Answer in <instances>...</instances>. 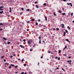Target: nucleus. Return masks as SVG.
<instances>
[{
    "label": "nucleus",
    "mask_w": 74,
    "mask_h": 74,
    "mask_svg": "<svg viewBox=\"0 0 74 74\" xmlns=\"http://www.w3.org/2000/svg\"><path fill=\"white\" fill-rule=\"evenodd\" d=\"M67 5H69V4H70L71 5V7H72V3H67Z\"/></svg>",
    "instance_id": "obj_1"
},
{
    "label": "nucleus",
    "mask_w": 74,
    "mask_h": 74,
    "mask_svg": "<svg viewBox=\"0 0 74 74\" xmlns=\"http://www.w3.org/2000/svg\"><path fill=\"white\" fill-rule=\"evenodd\" d=\"M29 44H31V42L30 41V39L29 40V41L28 42Z\"/></svg>",
    "instance_id": "obj_2"
},
{
    "label": "nucleus",
    "mask_w": 74,
    "mask_h": 74,
    "mask_svg": "<svg viewBox=\"0 0 74 74\" xmlns=\"http://www.w3.org/2000/svg\"><path fill=\"white\" fill-rule=\"evenodd\" d=\"M1 25H4V24L2 23H0V26H1Z\"/></svg>",
    "instance_id": "obj_3"
},
{
    "label": "nucleus",
    "mask_w": 74,
    "mask_h": 74,
    "mask_svg": "<svg viewBox=\"0 0 74 74\" xmlns=\"http://www.w3.org/2000/svg\"><path fill=\"white\" fill-rule=\"evenodd\" d=\"M3 39L4 40H7V39H6V38H5V37H3Z\"/></svg>",
    "instance_id": "obj_4"
},
{
    "label": "nucleus",
    "mask_w": 74,
    "mask_h": 74,
    "mask_svg": "<svg viewBox=\"0 0 74 74\" xmlns=\"http://www.w3.org/2000/svg\"><path fill=\"white\" fill-rule=\"evenodd\" d=\"M4 7L3 6H1L0 7V9H1L2 8H3Z\"/></svg>",
    "instance_id": "obj_5"
},
{
    "label": "nucleus",
    "mask_w": 74,
    "mask_h": 74,
    "mask_svg": "<svg viewBox=\"0 0 74 74\" xmlns=\"http://www.w3.org/2000/svg\"><path fill=\"white\" fill-rule=\"evenodd\" d=\"M69 62H71V60H70L69 61H67V62L68 63H69Z\"/></svg>",
    "instance_id": "obj_6"
},
{
    "label": "nucleus",
    "mask_w": 74,
    "mask_h": 74,
    "mask_svg": "<svg viewBox=\"0 0 74 74\" xmlns=\"http://www.w3.org/2000/svg\"><path fill=\"white\" fill-rule=\"evenodd\" d=\"M65 35H66V32H64V36H65Z\"/></svg>",
    "instance_id": "obj_7"
},
{
    "label": "nucleus",
    "mask_w": 74,
    "mask_h": 74,
    "mask_svg": "<svg viewBox=\"0 0 74 74\" xmlns=\"http://www.w3.org/2000/svg\"><path fill=\"white\" fill-rule=\"evenodd\" d=\"M30 21H34V18H33L30 20Z\"/></svg>",
    "instance_id": "obj_8"
},
{
    "label": "nucleus",
    "mask_w": 74,
    "mask_h": 74,
    "mask_svg": "<svg viewBox=\"0 0 74 74\" xmlns=\"http://www.w3.org/2000/svg\"><path fill=\"white\" fill-rule=\"evenodd\" d=\"M63 15H66V13H63L62 14Z\"/></svg>",
    "instance_id": "obj_9"
},
{
    "label": "nucleus",
    "mask_w": 74,
    "mask_h": 74,
    "mask_svg": "<svg viewBox=\"0 0 74 74\" xmlns=\"http://www.w3.org/2000/svg\"><path fill=\"white\" fill-rule=\"evenodd\" d=\"M66 41H67L68 42H69V39H66Z\"/></svg>",
    "instance_id": "obj_10"
},
{
    "label": "nucleus",
    "mask_w": 74,
    "mask_h": 74,
    "mask_svg": "<svg viewBox=\"0 0 74 74\" xmlns=\"http://www.w3.org/2000/svg\"><path fill=\"white\" fill-rule=\"evenodd\" d=\"M60 52H61V50H59L58 51L59 53H60Z\"/></svg>",
    "instance_id": "obj_11"
},
{
    "label": "nucleus",
    "mask_w": 74,
    "mask_h": 74,
    "mask_svg": "<svg viewBox=\"0 0 74 74\" xmlns=\"http://www.w3.org/2000/svg\"><path fill=\"white\" fill-rule=\"evenodd\" d=\"M3 11H2L1 12H0V14H3Z\"/></svg>",
    "instance_id": "obj_12"
},
{
    "label": "nucleus",
    "mask_w": 74,
    "mask_h": 74,
    "mask_svg": "<svg viewBox=\"0 0 74 74\" xmlns=\"http://www.w3.org/2000/svg\"><path fill=\"white\" fill-rule=\"evenodd\" d=\"M36 7L37 8H38V5H36Z\"/></svg>",
    "instance_id": "obj_13"
},
{
    "label": "nucleus",
    "mask_w": 74,
    "mask_h": 74,
    "mask_svg": "<svg viewBox=\"0 0 74 74\" xmlns=\"http://www.w3.org/2000/svg\"><path fill=\"white\" fill-rule=\"evenodd\" d=\"M67 28L69 29H71V28L70 27H69V26H68L67 27Z\"/></svg>",
    "instance_id": "obj_14"
},
{
    "label": "nucleus",
    "mask_w": 74,
    "mask_h": 74,
    "mask_svg": "<svg viewBox=\"0 0 74 74\" xmlns=\"http://www.w3.org/2000/svg\"><path fill=\"white\" fill-rule=\"evenodd\" d=\"M45 21H47V18L46 17H45Z\"/></svg>",
    "instance_id": "obj_15"
},
{
    "label": "nucleus",
    "mask_w": 74,
    "mask_h": 74,
    "mask_svg": "<svg viewBox=\"0 0 74 74\" xmlns=\"http://www.w3.org/2000/svg\"><path fill=\"white\" fill-rule=\"evenodd\" d=\"M9 45V44H10V42H8V43H7Z\"/></svg>",
    "instance_id": "obj_16"
},
{
    "label": "nucleus",
    "mask_w": 74,
    "mask_h": 74,
    "mask_svg": "<svg viewBox=\"0 0 74 74\" xmlns=\"http://www.w3.org/2000/svg\"><path fill=\"white\" fill-rule=\"evenodd\" d=\"M10 66H14V65L11 64L10 65Z\"/></svg>",
    "instance_id": "obj_17"
},
{
    "label": "nucleus",
    "mask_w": 74,
    "mask_h": 74,
    "mask_svg": "<svg viewBox=\"0 0 74 74\" xmlns=\"http://www.w3.org/2000/svg\"><path fill=\"white\" fill-rule=\"evenodd\" d=\"M56 30H59V28H56Z\"/></svg>",
    "instance_id": "obj_18"
},
{
    "label": "nucleus",
    "mask_w": 74,
    "mask_h": 74,
    "mask_svg": "<svg viewBox=\"0 0 74 74\" xmlns=\"http://www.w3.org/2000/svg\"><path fill=\"white\" fill-rule=\"evenodd\" d=\"M23 60H24V58H23L22 60L21 61V62H23Z\"/></svg>",
    "instance_id": "obj_19"
},
{
    "label": "nucleus",
    "mask_w": 74,
    "mask_h": 74,
    "mask_svg": "<svg viewBox=\"0 0 74 74\" xmlns=\"http://www.w3.org/2000/svg\"><path fill=\"white\" fill-rule=\"evenodd\" d=\"M43 5H47V4H46V3H45L43 4Z\"/></svg>",
    "instance_id": "obj_20"
},
{
    "label": "nucleus",
    "mask_w": 74,
    "mask_h": 74,
    "mask_svg": "<svg viewBox=\"0 0 74 74\" xmlns=\"http://www.w3.org/2000/svg\"><path fill=\"white\" fill-rule=\"evenodd\" d=\"M67 46H66L64 48V49H66V48H67Z\"/></svg>",
    "instance_id": "obj_21"
},
{
    "label": "nucleus",
    "mask_w": 74,
    "mask_h": 74,
    "mask_svg": "<svg viewBox=\"0 0 74 74\" xmlns=\"http://www.w3.org/2000/svg\"><path fill=\"white\" fill-rule=\"evenodd\" d=\"M62 70L63 71H65V70H64V69H63V68H62Z\"/></svg>",
    "instance_id": "obj_22"
},
{
    "label": "nucleus",
    "mask_w": 74,
    "mask_h": 74,
    "mask_svg": "<svg viewBox=\"0 0 74 74\" xmlns=\"http://www.w3.org/2000/svg\"><path fill=\"white\" fill-rule=\"evenodd\" d=\"M21 10H22V11H23V10H24V9H23V8H21Z\"/></svg>",
    "instance_id": "obj_23"
},
{
    "label": "nucleus",
    "mask_w": 74,
    "mask_h": 74,
    "mask_svg": "<svg viewBox=\"0 0 74 74\" xmlns=\"http://www.w3.org/2000/svg\"><path fill=\"white\" fill-rule=\"evenodd\" d=\"M60 57H59L58 58V60H60Z\"/></svg>",
    "instance_id": "obj_24"
},
{
    "label": "nucleus",
    "mask_w": 74,
    "mask_h": 74,
    "mask_svg": "<svg viewBox=\"0 0 74 74\" xmlns=\"http://www.w3.org/2000/svg\"><path fill=\"white\" fill-rule=\"evenodd\" d=\"M71 16H73V13H72L71 14Z\"/></svg>",
    "instance_id": "obj_25"
},
{
    "label": "nucleus",
    "mask_w": 74,
    "mask_h": 74,
    "mask_svg": "<svg viewBox=\"0 0 74 74\" xmlns=\"http://www.w3.org/2000/svg\"><path fill=\"white\" fill-rule=\"evenodd\" d=\"M65 32H66V33H67V32H68V31H67V29H65Z\"/></svg>",
    "instance_id": "obj_26"
},
{
    "label": "nucleus",
    "mask_w": 74,
    "mask_h": 74,
    "mask_svg": "<svg viewBox=\"0 0 74 74\" xmlns=\"http://www.w3.org/2000/svg\"><path fill=\"white\" fill-rule=\"evenodd\" d=\"M39 43L40 44H41V39H40L39 40Z\"/></svg>",
    "instance_id": "obj_27"
},
{
    "label": "nucleus",
    "mask_w": 74,
    "mask_h": 74,
    "mask_svg": "<svg viewBox=\"0 0 74 74\" xmlns=\"http://www.w3.org/2000/svg\"><path fill=\"white\" fill-rule=\"evenodd\" d=\"M26 10H27V11H29V9H27Z\"/></svg>",
    "instance_id": "obj_28"
},
{
    "label": "nucleus",
    "mask_w": 74,
    "mask_h": 74,
    "mask_svg": "<svg viewBox=\"0 0 74 74\" xmlns=\"http://www.w3.org/2000/svg\"><path fill=\"white\" fill-rule=\"evenodd\" d=\"M36 25H38V23L37 22L36 23Z\"/></svg>",
    "instance_id": "obj_29"
},
{
    "label": "nucleus",
    "mask_w": 74,
    "mask_h": 74,
    "mask_svg": "<svg viewBox=\"0 0 74 74\" xmlns=\"http://www.w3.org/2000/svg\"><path fill=\"white\" fill-rule=\"evenodd\" d=\"M53 14L54 16H56V14H55V12L53 13Z\"/></svg>",
    "instance_id": "obj_30"
},
{
    "label": "nucleus",
    "mask_w": 74,
    "mask_h": 74,
    "mask_svg": "<svg viewBox=\"0 0 74 74\" xmlns=\"http://www.w3.org/2000/svg\"><path fill=\"white\" fill-rule=\"evenodd\" d=\"M3 30V29L2 28H1L0 29V31Z\"/></svg>",
    "instance_id": "obj_31"
},
{
    "label": "nucleus",
    "mask_w": 74,
    "mask_h": 74,
    "mask_svg": "<svg viewBox=\"0 0 74 74\" xmlns=\"http://www.w3.org/2000/svg\"><path fill=\"white\" fill-rule=\"evenodd\" d=\"M38 22H40V21H41V20H40V19H38Z\"/></svg>",
    "instance_id": "obj_32"
},
{
    "label": "nucleus",
    "mask_w": 74,
    "mask_h": 74,
    "mask_svg": "<svg viewBox=\"0 0 74 74\" xmlns=\"http://www.w3.org/2000/svg\"><path fill=\"white\" fill-rule=\"evenodd\" d=\"M58 12H59L60 13H61V11L60 10H59Z\"/></svg>",
    "instance_id": "obj_33"
},
{
    "label": "nucleus",
    "mask_w": 74,
    "mask_h": 74,
    "mask_svg": "<svg viewBox=\"0 0 74 74\" xmlns=\"http://www.w3.org/2000/svg\"><path fill=\"white\" fill-rule=\"evenodd\" d=\"M0 10H1V11H3V9H0Z\"/></svg>",
    "instance_id": "obj_34"
},
{
    "label": "nucleus",
    "mask_w": 74,
    "mask_h": 74,
    "mask_svg": "<svg viewBox=\"0 0 74 74\" xmlns=\"http://www.w3.org/2000/svg\"><path fill=\"white\" fill-rule=\"evenodd\" d=\"M23 41H24V42L26 41V39H24L23 40Z\"/></svg>",
    "instance_id": "obj_35"
},
{
    "label": "nucleus",
    "mask_w": 74,
    "mask_h": 74,
    "mask_svg": "<svg viewBox=\"0 0 74 74\" xmlns=\"http://www.w3.org/2000/svg\"><path fill=\"white\" fill-rule=\"evenodd\" d=\"M59 68L58 67H57V68L56 69V70H58V69H59Z\"/></svg>",
    "instance_id": "obj_36"
},
{
    "label": "nucleus",
    "mask_w": 74,
    "mask_h": 74,
    "mask_svg": "<svg viewBox=\"0 0 74 74\" xmlns=\"http://www.w3.org/2000/svg\"><path fill=\"white\" fill-rule=\"evenodd\" d=\"M18 67V66H15V68H17Z\"/></svg>",
    "instance_id": "obj_37"
},
{
    "label": "nucleus",
    "mask_w": 74,
    "mask_h": 74,
    "mask_svg": "<svg viewBox=\"0 0 74 74\" xmlns=\"http://www.w3.org/2000/svg\"><path fill=\"white\" fill-rule=\"evenodd\" d=\"M21 74H24V72L21 73Z\"/></svg>",
    "instance_id": "obj_38"
},
{
    "label": "nucleus",
    "mask_w": 74,
    "mask_h": 74,
    "mask_svg": "<svg viewBox=\"0 0 74 74\" xmlns=\"http://www.w3.org/2000/svg\"><path fill=\"white\" fill-rule=\"evenodd\" d=\"M37 1H35V4H37Z\"/></svg>",
    "instance_id": "obj_39"
},
{
    "label": "nucleus",
    "mask_w": 74,
    "mask_h": 74,
    "mask_svg": "<svg viewBox=\"0 0 74 74\" xmlns=\"http://www.w3.org/2000/svg\"><path fill=\"white\" fill-rule=\"evenodd\" d=\"M22 12H21L20 13V15H22Z\"/></svg>",
    "instance_id": "obj_40"
},
{
    "label": "nucleus",
    "mask_w": 74,
    "mask_h": 74,
    "mask_svg": "<svg viewBox=\"0 0 74 74\" xmlns=\"http://www.w3.org/2000/svg\"><path fill=\"white\" fill-rule=\"evenodd\" d=\"M31 42H32V41H33V40H30Z\"/></svg>",
    "instance_id": "obj_41"
},
{
    "label": "nucleus",
    "mask_w": 74,
    "mask_h": 74,
    "mask_svg": "<svg viewBox=\"0 0 74 74\" xmlns=\"http://www.w3.org/2000/svg\"><path fill=\"white\" fill-rule=\"evenodd\" d=\"M61 25L62 26H64V25L63 24H62Z\"/></svg>",
    "instance_id": "obj_42"
},
{
    "label": "nucleus",
    "mask_w": 74,
    "mask_h": 74,
    "mask_svg": "<svg viewBox=\"0 0 74 74\" xmlns=\"http://www.w3.org/2000/svg\"><path fill=\"white\" fill-rule=\"evenodd\" d=\"M20 47H21V48H22V45H20Z\"/></svg>",
    "instance_id": "obj_43"
},
{
    "label": "nucleus",
    "mask_w": 74,
    "mask_h": 74,
    "mask_svg": "<svg viewBox=\"0 0 74 74\" xmlns=\"http://www.w3.org/2000/svg\"><path fill=\"white\" fill-rule=\"evenodd\" d=\"M69 64H71V62H70L69 63Z\"/></svg>",
    "instance_id": "obj_44"
},
{
    "label": "nucleus",
    "mask_w": 74,
    "mask_h": 74,
    "mask_svg": "<svg viewBox=\"0 0 74 74\" xmlns=\"http://www.w3.org/2000/svg\"><path fill=\"white\" fill-rule=\"evenodd\" d=\"M67 54H63L64 56H66Z\"/></svg>",
    "instance_id": "obj_45"
},
{
    "label": "nucleus",
    "mask_w": 74,
    "mask_h": 74,
    "mask_svg": "<svg viewBox=\"0 0 74 74\" xmlns=\"http://www.w3.org/2000/svg\"><path fill=\"white\" fill-rule=\"evenodd\" d=\"M49 71H50V72H52V70H51L50 69L49 70Z\"/></svg>",
    "instance_id": "obj_46"
},
{
    "label": "nucleus",
    "mask_w": 74,
    "mask_h": 74,
    "mask_svg": "<svg viewBox=\"0 0 74 74\" xmlns=\"http://www.w3.org/2000/svg\"><path fill=\"white\" fill-rule=\"evenodd\" d=\"M43 58V56H42L40 57V58H41V59H42V58Z\"/></svg>",
    "instance_id": "obj_47"
},
{
    "label": "nucleus",
    "mask_w": 74,
    "mask_h": 74,
    "mask_svg": "<svg viewBox=\"0 0 74 74\" xmlns=\"http://www.w3.org/2000/svg\"><path fill=\"white\" fill-rule=\"evenodd\" d=\"M4 58V56H3L1 57V59H3Z\"/></svg>",
    "instance_id": "obj_48"
},
{
    "label": "nucleus",
    "mask_w": 74,
    "mask_h": 74,
    "mask_svg": "<svg viewBox=\"0 0 74 74\" xmlns=\"http://www.w3.org/2000/svg\"><path fill=\"white\" fill-rule=\"evenodd\" d=\"M9 69H11V66H9Z\"/></svg>",
    "instance_id": "obj_49"
},
{
    "label": "nucleus",
    "mask_w": 74,
    "mask_h": 74,
    "mask_svg": "<svg viewBox=\"0 0 74 74\" xmlns=\"http://www.w3.org/2000/svg\"><path fill=\"white\" fill-rule=\"evenodd\" d=\"M33 50V49H30V51H32V50Z\"/></svg>",
    "instance_id": "obj_50"
},
{
    "label": "nucleus",
    "mask_w": 74,
    "mask_h": 74,
    "mask_svg": "<svg viewBox=\"0 0 74 74\" xmlns=\"http://www.w3.org/2000/svg\"><path fill=\"white\" fill-rule=\"evenodd\" d=\"M12 57H13V56H10V58H12Z\"/></svg>",
    "instance_id": "obj_51"
},
{
    "label": "nucleus",
    "mask_w": 74,
    "mask_h": 74,
    "mask_svg": "<svg viewBox=\"0 0 74 74\" xmlns=\"http://www.w3.org/2000/svg\"><path fill=\"white\" fill-rule=\"evenodd\" d=\"M39 39H41V37H40V36H39Z\"/></svg>",
    "instance_id": "obj_52"
},
{
    "label": "nucleus",
    "mask_w": 74,
    "mask_h": 74,
    "mask_svg": "<svg viewBox=\"0 0 74 74\" xmlns=\"http://www.w3.org/2000/svg\"><path fill=\"white\" fill-rule=\"evenodd\" d=\"M5 61H6V60L5 59L4 60V62H5Z\"/></svg>",
    "instance_id": "obj_53"
},
{
    "label": "nucleus",
    "mask_w": 74,
    "mask_h": 74,
    "mask_svg": "<svg viewBox=\"0 0 74 74\" xmlns=\"http://www.w3.org/2000/svg\"><path fill=\"white\" fill-rule=\"evenodd\" d=\"M63 1H66V0H63Z\"/></svg>",
    "instance_id": "obj_54"
},
{
    "label": "nucleus",
    "mask_w": 74,
    "mask_h": 74,
    "mask_svg": "<svg viewBox=\"0 0 74 74\" xmlns=\"http://www.w3.org/2000/svg\"><path fill=\"white\" fill-rule=\"evenodd\" d=\"M26 66V64H24V66Z\"/></svg>",
    "instance_id": "obj_55"
},
{
    "label": "nucleus",
    "mask_w": 74,
    "mask_h": 74,
    "mask_svg": "<svg viewBox=\"0 0 74 74\" xmlns=\"http://www.w3.org/2000/svg\"><path fill=\"white\" fill-rule=\"evenodd\" d=\"M64 26H62V28H64Z\"/></svg>",
    "instance_id": "obj_56"
},
{
    "label": "nucleus",
    "mask_w": 74,
    "mask_h": 74,
    "mask_svg": "<svg viewBox=\"0 0 74 74\" xmlns=\"http://www.w3.org/2000/svg\"><path fill=\"white\" fill-rule=\"evenodd\" d=\"M39 64H40V63H39V62H38V66H39Z\"/></svg>",
    "instance_id": "obj_57"
},
{
    "label": "nucleus",
    "mask_w": 74,
    "mask_h": 74,
    "mask_svg": "<svg viewBox=\"0 0 74 74\" xmlns=\"http://www.w3.org/2000/svg\"><path fill=\"white\" fill-rule=\"evenodd\" d=\"M70 58H71V57L70 56L69 57V59H70Z\"/></svg>",
    "instance_id": "obj_58"
},
{
    "label": "nucleus",
    "mask_w": 74,
    "mask_h": 74,
    "mask_svg": "<svg viewBox=\"0 0 74 74\" xmlns=\"http://www.w3.org/2000/svg\"><path fill=\"white\" fill-rule=\"evenodd\" d=\"M55 59H58V57L56 56V57L55 58Z\"/></svg>",
    "instance_id": "obj_59"
},
{
    "label": "nucleus",
    "mask_w": 74,
    "mask_h": 74,
    "mask_svg": "<svg viewBox=\"0 0 74 74\" xmlns=\"http://www.w3.org/2000/svg\"><path fill=\"white\" fill-rule=\"evenodd\" d=\"M27 31H29V29H27Z\"/></svg>",
    "instance_id": "obj_60"
},
{
    "label": "nucleus",
    "mask_w": 74,
    "mask_h": 74,
    "mask_svg": "<svg viewBox=\"0 0 74 74\" xmlns=\"http://www.w3.org/2000/svg\"><path fill=\"white\" fill-rule=\"evenodd\" d=\"M48 53H51V51H48Z\"/></svg>",
    "instance_id": "obj_61"
},
{
    "label": "nucleus",
    "mask_w": 74,
    "mask_h": 74,
    "mask_svg": "<svg viewBox=\"0 0 74 74\" xmlns=\"http://www.w3.org/2000/svg\"><path fill=\"white\" fill-rule=\"evenodd\" d=\"M7 64V62H6L5 63V65H6V64Z\"/></svg>",
    "instance_id": "obj_62"
},
{
    "label": "nucleus",
    "mask_w": 74,
    "mask_h": 74,
    "mask_svg": "<svg viewBox=\"0 0 74 74\" xmlns=\"http://www.w3.org/2000/svg\"><path fill=\"white\" fill-rule=\"evenodd\" d=\"M30 23V21H28L27 22V23Z\"/></svg>",
    "instance_id": "obj_63"
},
{
    "label": "nucleus",
    "mask_w": 74,
    "mask_h": 74,
    "mask_svg": "<svg viewBox=\"0 0 74 74\" xmlns=\"http://www.w3.org/2000/svg\"><path fill=\"white\" fill-rule=\"evenodd\" d=\"M9 8L10 10H11V8Z\"/></svg>",
    "instance_id": "obj_64"
}]
</instances>
